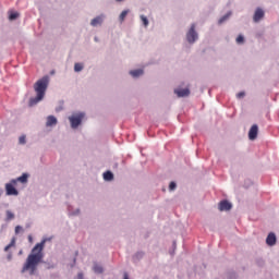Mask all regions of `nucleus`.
I'll return each mask as SVG.
<instances>
[{
    "mask_svg": "<svg viewBox=\"0 0 279 279\" xmlns=\"http://www.w3.org/2000/svg\"><path fill=\"white\" fill-rule=\"evenodd\" d=\"M47 241H51V239H44L40 243H37L33 247L22 268V274H25V271H29V275L34 276L38 265H40V263H43V258H45V253L43 252V250H45V244L47 243Z\"/></svg>",
    "mask_w": 279,
    "mask_h": 279,
    "instance_id": "obj_1",
    "label": "nucleus"
},
{
    "mask_svg": "<svg viewBox=\"0 0 279 279\" xmlns=\"http://www.w3.org/2000/svg\"><path fill=\"white\" fill-rule=\"evenodd\" d=\"M49 86V76H44L34 84V90L36 93L35 98L29 99V106H36L39 101L45 99V93Z\"/></svg>",
    "mask_w": 279,
    "mask_h": 279,
    "instance_id": "obj_2",
    "label": "nucleus"
},
{
    "mask_svg": "<svg viewBox=\"0 0 279 279\" xmlns=\"http://www.w3.org/2000/svg\"><path fill=\"white\" fill-rule=\"evenodd\" d=\"M82 119H84V113H76L69 118V121L71 123V128L75 130L76 128H80L82 124Z\"/></svg>",
    "mask_w": 279,
    "mask_h": 279,
    "instance_id": "obj_3",
    "label": "nucleus"
},
{
    "mask_svg": "<svg viewBox=\"0 0 279 279\" xmlns=\"http://www.w3.org/2000/svg\"><path fill=\"white\" fill-rule=\"evenodd\" d=\"M187 43H195L197 40V32H195V24H192L186 35Z\"/></svg>",
    "mask_w": 279,
    "mask_h": 279,
    "instance_id": "obj_4",
    "label": "nucleus"
},
{
    "mask_svg": "<svg viewBox=\"0 0 279 279\" xmlns=\"http://www.w3.org/2000/svg\"><path fill=\"white\" fill-rule=\"evenodd\" d=\"M257 136H258V125L254 124L250 129L248 138H250V141H256Z\"/></svg>",
    "mask_w": 279,
    "mask_h": 279,
    "instance_id": "obj_5",
    "label": "nucleus"
},
{
    "mask_svg": "<svg viewBox=\"0 0 279 279\" xmlns=\"http://www.w3.org/2000/svg\"><path fill=\"white\" fill-rule=\"evenodd\" d=\"M7 195H19V191L14 189V183H7L5 184Z\"/></svg>",
    "mask_w": 279,
    "mask_h": 279,
    "instance_id": "obj_6",
    "label": "nucleus"
},
{
    "mask_svg": "<svg viewBox=\"0 0 279 279\" xmlns=\"http://www.w3.org/2000/svg\"><path fill=\"white\" fill-rule=\"evenodd\" d=\"M218 208L221 213H223V210H231L232 209V204H230V202H228V201H221L219 203Z\"/></svg>",
    "mask_w": 279,
    "mask_h": 279,
    "instance_id": "obj_7",
    "label": "nucleus"
},
{
    "mask_svg": "<svg viewBox=\"0 0 279 279\" xmlns=\"http://www.w3.org/2000/svg\"><path fill=\"white\" fill-rule=\"evenodd\" d=\"M264 16H265V11H263V9H257V10L255 11L254 16H253V21H254L255 23H258V21H260L262 19H264Z\"/></svg>",
    "mask_w": 279,
    "mask_h": 279,
    "instance_id": "obj_8",
    "label": "nucleus"
},
{
    "mask_svg": "<svg viewBox=\"0 0 279 279\" xmlns=\"http://www.w3.org/2000/svg\"><path fill=\"white\" fill-rule=\"evenodd\" d=\"M174 94L178 95V97H189V95H191V90H189V88L174 89Z\"/></svg>",
    "mask_w": 279,
    "mask_h": 279,
    "instance_id": "obj_9",
    "label": "nucleus"
},
{
    "mask_svg": "<svg viewBox=\"0 0 279 279\" xmlns=\"http://www.w3.org/2000/svg\"><path fill=\"white\" fill-rule=\"evenodd\" d=\"M46 125L47 128H51L52 125H58V119L53 116H48Z\"/></svg>",
    "mask_w": 279,
    "mask_h": 279,
    "instance_id": "obj_10",
    "label": "nucleus"
},
{
    "mask_svg": "<svg viewBox=\"0 0 279 279\" xmlns=\"http://www.w3.org/2000/svg\"><path fill=\"white\" fill-rule=\"evenodd\" d=\"M266 243L270 247L274 246V244L276 243V233H269L268 236L266 238Z\"/></svg>",
    "mask_w": 279,
    "mask_h": 279,
    "instance_id": "obj_11",
    "label": "nucleus"
},
{
    "mask_svg": "<svg viewBox=\"0 0 279 279\" xmlns=\"http://www.w3.org/2000/svg\"><path fill=\"white\" fill-rule=\"evenodd\" d=\"M11 182H12V184H16V182H21L22 184H26V182H27V174H22L21 177H19L15 180H12Z\"/></svg>",
    "mask_w": 279,
    "mask_h": 279,
    "instance_id": "obj_12",
    "label": "nucleus"
},
{
    "mask_svg": "<svg viewBox=\"0 0 279 279\" xmlns=\"http://www.w3.org/2000/svg\"><path fill=\"white\" fill-rule=\"evenodd\" d=\"M102 21L101 16H97L92 20L90 25H93V27H97V25H101Z\"/></svg>",
    "mask_w": 279,
    "mask_h": 279,
    "instance_id": "obj_13",
    "label": "nucleus"
},
{
    "mask_svg": "<svg viewBox=\"0 0 279 279\" xmlns=\"http://www.w3.org/2000/svg\"><path fill=\"white\" fill-rule=\"evenodd\" d=\"M104 180H106L107 182H110L114 180V174H112L111 171H107L104 173Z\"/></svg>",
    "mask_w": 279,
    "mask_h": 279,
    "instance_id": "obj_14",
    "label": "nucleus"
},
{
    "mask_svg": "<svg viewBox=\"0 0 279 279\" xmlns=\"http://www.w3.org/2000/svg\"><path fill=\"white\" fill-rule=\"evenodd\" d=\"M130 75H132V77H141V75H143V70H133L130 72Z\"/></svg>",
    "mask_w": 279,
    "mask_h": 279,
    "instance_id": "obj_15",
    "label": "nucleus"
},
{
    "mask_svg": "<svg viewBox=\"0 0 279 279\" xmlns=\"http://www.w3.org/2000/svg\"><path fill=\"white\" fill-rule=\"evenodd\" d=\"M93 270L95 274H104V267H101L99 264H95Z\"/></svg>",
    "mask_w": 279,
    "mask_h": 279,
    "instance_id": "obj_16",
    "label": "nucleus"
},
{
    "mask_svg": "<svg viewBox=\"0 0 279 279\" xmlns=\"http://www.w3.org/2000/svg\"><path fill=\"white\" fill-rule=\"evenodd\" d=\"M19 16H20L19 12H10L9 21H16V19H19Z\"/></svg>",
    "mask_w": 279,
    "mask_h": 279,
    "instance_id": "obj_17",
    "label": "nucleus"
},
{
    "mask_svg": "<svg viewBox=\"0 0 279 279\" xmlns=\"http://www.w3.org/2000/svg\"><path fill=\"white\" fill-rule=\"evenodd\" d=\"M130 11L128 10H124L121 12L120 16H119V20H120V23H123V21H125V16H128Z\"/></svg>",
    "mask_w": 279,
    "mask_h": 279,
    "instance_id": "obj_18",
    "label": "nucleus"
},
{
    "mask_svg": "<svg viewBox=\"0 0 279 279\" xmlns=\"http://www.w3.org/2000/svg\"><path fill=\"white\" fill-rule=\"evenodd\" d=\"M14 245H16V240L13 238L10 244L4 247V252H8V250H10L11 247H14Z\"/></svg>",
    "mask_w": 279,
    "mask_h": 279,
    "instance_id": "obj_19",
    "label": "nucleus"
},
{
    "mask_svg": "<svg viewBox=\"0 0 279 279\" xmlns=\"http://www.w3.org/2000/svg\"><path fill=\"white\" fill-rule=\"evenodd\" d=\"M84 69V65L82 63H75L74 64V71L76 73H80V71H82Z\"/></svg>",
    "mask_w": 279,
    "mask_h": 279,
    "instance_id": "obj_20",
    "label": "nucleus"
},
{
    "mask_svg": "<svg viewBox=\"0 0 279 279\" xmlns=\"http://www.w3.org/2000/svg\"><path fill=\"white\" fill-rule=\"evenodd\" d=\"M141 21H142L144 27H147V25H149V20H147V16L141 15Z\"/></svg>",
    "mask_w": 279,
    "mask_h": 279,
    "instance_id": "obj_21",
    "label": "nucleus"
},
{
    "mask_svg": "<svg viewBox=\"0 0 279 279\" xmlns=\"http://www.w3.org/2000/svg\"><path fill=\"white\" fill-rule=\"evenodd\" d=\"M14 219V214L10 210H7V221H12Z\"/></svg>",
    "mask_w": 279,
    "mask_h": 279,
    "instance_id": "obj_22",
    "label": "nucleus"
},
{
    "mask_svg": "<svg viewBox=\"0 0 279 279\" xmlns=\"http://www.w3.org/2000/svg\"><path fill=\"white\" fill-rule=\"evenodd\" d=\"M228 19H230V13L227 14V15H223V16L218 21L219 25H221V23H225V21H228Z\"/></svg>",
    "mask_w": 279,
    "mask_h": 279,
    "instance_id": "obj_23",
    "label": "nucleus"
},
{
    "mask_svg": "<svg viewBox=\"0 0 279 279\" xmlns=\"http://www.w3.org/2000/svg\"><path fill=\"white\" fill-rule=\"evenodd\" d=\"M19 143H20V145H25V143H26V137H25V135H21V136H20Z\"/></svg>",
    "mask_w": 279,
    "mask_h": 279,
    "instance_id": "obj_24",
    "label": "nucleus"
},
{
    "mask_svg": "<svg viewBox=\"0 0 279 279\" xmlns=\"http://www.w3.org/2000/svg\"><path fill=\"white\" fill-rule=\"evenodd\" d=\"M244 40H245V38L243 37V35H240V36H238V38H236V43H238V45L243 44V43H244Z\"/></svg>",
    "mask_w": 279,
    "mask_h": 279,
    "instance_id": "obj_25",
    "label": "nucleus"
},
{
    "mask_svg": "<svg viewBox=\"0 0 279 279\" xmlns=\"http://www.w3.org/2000/svg\"><path fill=\"white\" fill-rule=\"evenodd\" d=\"M238 99H243L245 97V92H240L236 94Z\"/></svg>",
    "mask_w": 279,
    "mask_h": 279,
    "instance_id": "obj_26",
    "label": "nucleus"
},
{
    "mask_svg": "<svg viewBox=\"0 0 279 279\" xmlns=\"http://www.w3.org/2000/svg\"><path fill=\"white\" fill-rule=\"evenodd\" d=\"M175 182H171L170 184H169V190L170 191H175Z\"/></svg>",
    "mask_w": 279,
    "mask_h": 279,
    "instance_id": "obj_27",
    "label": "nucleus"
},
{
    "mask_svg": "<svg viewBox=\"0 0 279 279\" xmlns=\"http://www.w3.org/2000/svg\"><path fill=\"white\" fill-rule=\"evenodd\" d=\"M21 230H23V227L16 226L15 227V234H19V232H21Z\"/></svg>",
    "mask_w": 279,
    "mask_h": 279,
    "instance_id": "obj_28",
    "label": "nucleus"
},
{
    "mask_svg": "<svg viewBox=\"0 0 279 279\" xmlns=\"http://www.w3.org/2000/svg\"><path fill=\"white\" fill-rule=\"evenodd\" d=\"M28 241H29V243H33L34 238H32V235H28Z\"/></svg>",
    "mask_w": 279,
    "mask_h": 279,
    "instance_id": "obj_29",
    "label": "nucleus"
},
{
    "mask_svg": "<svg viewBox=\"0 0 279 279\" xmlns=\"http://www.w3.org/2000/svg\"><path fill=\"white\" fill-rule=\"evenodd\" d=\"M84 275L82 272L78 274V279H83Z\"/></svg>",
    "mask_w": 279,
    "mask_h": 279,
    "instance_id": "obj_30",
    "label": "nucleus"
},
{
    "mask_svg": "<svg viewBox=\"0 0 279 279\" xmlns=\"http://www.w3.org/2000/svg\"><path fill=\"white\" fill-rule=\"evenodd\" d=\"M8 259H9V260H12V255H9V256H8Z\"/></svg>",
    "mask_w": 279,
    "mask_h": 279,
    "instance_id": "obj_31",
    "label": "nucleus"
},
{
    "mask_svg": "<svg viewBox=\"0 0 279 279\" xmlns=\"http://www.w3.org/2000/svg\"><path fill=\"white\" fill-rule=\"evenodd\" d=\"M117 1H123V0H117Z\"/></svg>",
    "mask_w": 279,
    "mask_h": 279,
    "instance_id": "obj_32",
    "label": "nucleus"
}]
</instances>
